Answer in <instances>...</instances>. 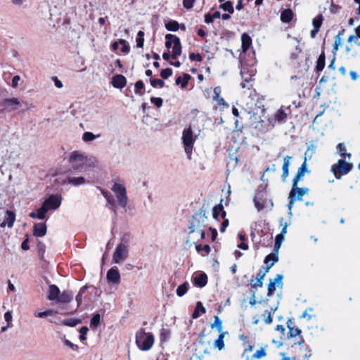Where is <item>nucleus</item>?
<instances>
[{
  "label": "nucleus",
  "mask_w": 360,
  "mask_h": 360,
  "mask_svg": "<svg viewBox=\"0 0 360 360\" xmlns=\"http://www.w3.org/2000/svg\"><path fill=\"white\" fill-rule=\"evenodd\" d=\"M69 162L72 169L79 171L98 166V161L95 157L86 156L79 151H73L70 154Z\"/></svg>",
  "instance_id": "1"
},
{
  "label": "nucleus",
  "mask_w": 360,
  "mask_h": 360,
  "mask_svg": "<svg viewBox=\"0 0 360 360\" xmlns=\"http://www.w3.org/2000/svg\"><path fill=\"white\" fill-rule=\"evenodd\" d=\"M325 60H326V57H325V53L323 52H322L318 60H317V62H316V69L317 71H322L325 67Z\"/></svg>",
  "instance_id": "36"
},
{
  "label": "nucleus",
  "mask_w": 360,
  "mask_h": 360,
  "mask_svg": "<svg viewBox=\"0 0 360 360\" xmlns=\"http://www.w3.org/2000/svg\"><path fill=\"white\" fill-rule=\"evenodd\" d=\"M129 236L124 235L121 242L117 245L112 256V261L115 264H120L124 261L129 255Z\"/></svg>",
  "instance_id": "4"
},
{
  "label": "nucleus",
  "mask_w": 360,
  "mask_h": 360,
  "mask_svg": "<svg viewBox=\"0 0 360 360\" xmlns=\"http://www.w3.org/2000/svg\"><path fill=\"white\" fill-rule=\"evenodd\" d=\"M101 321V316L99 314H96L94 315L91 320V326L94 328H96L99 326Z\"/></svg>",
  "instance_id": "49"
},
{
  "label": "nucleus",
  "mask_w": 360,
  "mask_h": 360,
  "mask_svg": "<svg viewBox=\"0 0 360 360\" xmlns=\"http://www.w3.org/2000/svg\"><path fill=\"white\" fill-rule=\"evenodd\" d=\"M20 104V100L16 98L5 99L2 103L4 108L8 111L14 110L15 109V106L19 105Z\"/></svg>",
  "instance_id": "16"
},
{
  "label": "nucleus",
  "mask_w": 360,
  "mask_h": 360,
  "mask_svg": "<svg viewBox=\"0 0 360 360\" xmlns=\"http://www.w3.org/2000/svg\"><path fill=\"white\" fill-rule=\"evenodd\" d=\"M314 28L319 30L322 23V16L319 15L318 18H315L312 21Z\"/></svg>",
  "instance_id": "57"
},
{
  "label": "nucleus",
  "mask_w": 360,
  "mask_h": 360,
  "mask_svg": "<svg viewBox=\"0 0 360 360\" xmlns=\"http://www.w3.org/2000/svg\"><path fill=\"white\" fill-rule=\"evenodd\" d=\"M165 27L169 31H177L179 29V24L175 20L165 22Z\"/></svg>",
  "instance_id": "37"
},
{
  "label": "nucleus",
  "mask_w": 360,
  "mask_h": 360,
  "mask_svg": "<svg viewBox=\"0 0 360 360\" xmlns=\"http://www.w3.org/2000/svg\"><path fill=\"white\" fill-rule=\"evenodd\" d=\"M119 43L122 44V51L123 53H128L129 51V46L127 44V42L124 39H120Z\"/></svg>",
  "instance_id": "62"
},
{
  "label": "nucleus",
  "mask_w": 360,
  "mask_h": 360,
  "mask_svg": "<svg viewBox=\"0 0 360 360\" xmlns=\"http://www.w3.org/2000/svg\"><path fill=\"white\" fill-rule=\"evenodd\" d=\"M15 219V215L14 212L10 210H7L6 212L5 218L4 221L1 224V226H5L7 225L8 227H12L13 226L14 221Z\"/></svg>",
  "instance_id": "17"
},
{
  "label": "nucleus",
  "mask_w": 360,
  "mask_h": 360,
  "mask_svg": "<svg viewBox=\"0 0 360 360\" xmlns=\"http://www.w3.org/2000/svg\"><path fill=\"white\" fill-rule=\"evenodd\" d=\"M100 134L94 135L93 133L86 131L82 135V140L85 142H89L94 140L96 138L100 137Z\"/></svg>",
  "instance_id": "40"
},
{
  "label": "nucleus",
  "mask_w": 360,
  "mask_h": 360,
  "mask_svg": "<svg viewBox=\"0 0 360 360\" xmlns=\"http://www.w3.org/2000/svg\"><path fill=\"white\" fill-rule=\"evenodd\" d=\"M64 344L69 347L70 348H71L72 350L74 351H77L78 349V346L77 345H75L73 344L72 342H71L70 340H64Z\"/></svg>",
  "instance_id": "64"
},
{
  "label": "nucleus",
  "mask_w": 360,
  "mask_h": 360,
  "mask_svg": "<svg viewBox=\"0 0 360 360\" xmlns=\"http://www.w3.org/2000/svg\"><path fill=\"white\" fill-rule=\"evenodd\" d=\"M290 113L289 108H285L281 106L274 114V118H269V122L271 125L272 127L275 126V124L278 122V124L285 123L287 120V117L288 114Z\"/></svg>",
  "instance_id": "9"
},
{
  "label": "nucleus",
  "mask_w": 360,
  "mask_h": 360,
  "mask_svg": "<svg viewBox=\"0 0 360 360\" xmlns=\"http://www.w3.org/2000/svg\"><path fill=\"white\" fill-rule=\"evenodd\" d=\"M266 191H261L258 192L254 198L255 206L258 212L262 210L265 207Z\"/></svg>",
  "instance_id": "12"
},
{
  "label": "nucleus",
  "mask_w": 360,
  "mask_h": 360,
  "mask_svg": "<svg viewBox=\"0 0 360 360\" xmlns=\"http://www.w3.org/2000/svg\"><path fill=\"white\" fill-rule=\"evenodd\" d=\"M195 0H183V6L186 9H191L193 6Z\"/></svg>",
  "instance_id": "60"
},
{
  "label": "nucleus",
  "mask_w": 360,
  "mask_h": 360,
  "mask_svg": "<svg viewBox=\"0 0 360 360\" xmlns=\"http://www.w3.org/2000/svg\"><path fill=\"white\" fill-rule=\"evenodd\" d=\"M264 317V321L266 324H270L272 323V318L271 315V312L269 310H266L264 313L262 314Z\"/></svg>",
  "instance_id": "54"
},
{
  "label": "nucleus",
  "mask_w": 360,
  "mask_h": 360,
  "mask_svg": "<svg viewBox=\"0 0 360 360\" xmlns=\"http://www.w3.org/2000/svg\"><path fill=\"white\" fill-rule=\"evenodd\" d=\"M150 82L153 87L162 88L165 85L164 81L160 79H150Z\"/></svg>",
  "instance_id": "50"
},
{
  "label": "nucleus",
  "mask_w": 360,
  "mask_h": 360,
  "mask_svg": "<svg viewBox=\"0 0 360 360\" xmlns=\"http://www.w3.org/2000/svg\"><path fill=\"white\" fill-rule=\"evenodd\" d=\"M191 78V77L188 74H184V78L181 77H178L176 79V84L177 85L181 84V88L184 89L187 86L188 82Z\"/></svg>",
  "instance_id": "32"
},
{
  "label": "nucleus",
  "mask_w": 360,
  "mask_h": 360,
  "mask_svg": "<svg viewBox=\"0 0 360 360\" xmlns=\"http://www.w3.org/2000/svg\"><path fill=\"white\" fill-rule=\"evenodd\" d=\"M81 323V321L79 320L75 319H66V320L63 321L64 325L68 326H72V327L75 326L78 323Z\"/></svg>",
  "instance_id": "52"
},
{
  "label": "nucleus",
  "mask_w": 360,
  "mask_h": 360,
  "mask_svg": "<svg viewBox=\"0 0 360 360\" xmlns=\"http://www.w3.org/2000/svg\"><path fill=\"white\" fill-rule=\"evenodd\" d=\"M46 201L49 209L53 210L58 209L61 203V200L59 197L55 195L49 196Z\"/></svg>",
  "instance_id": "15"
},
{
  "label": "nucleus",
  "mask_w": 360,
  "mask_h": 360,
  "mask_svg": "<svg viewBox=\"0 0 360 360\" xmlns=\"http://www.w3.org/2000/svg\"><path fill=\"white\" fill-rule=\"evenodd\" d=\"M352 167V164L344 160H339L336 164L331 167V172L337 179H340L342 175L349 173Z\"/></svg>",
  "instance_id": "8"
},
{
  "label": "nucleus",
  "mask_w": 360,
  "mask_h": 360,
  "mask_svg": "<svg viewBox=\"0 0 360 360\" xmlns=\"http://www.w3.org/2000/svg\"><path fill=\"white\" fill-rule=\"evenodd\" d=\"M307 158H304L303 163L298 168L297 174H296L295 176L292 179V181L294 182V184H297L298 181L302 180V179L304 176L305 173H309V172L308 171L307 168Z\"/></svg>",
  "instance_id": "14"
},
{
  "label": "nucleus",
  "mask_w": 360,
  "mask_h": 360,
  "mask_svg": "<svg viewBox=\"0 0 360 360\" xmlns=\"http://www.w3.org/2000/svg\"><path fill=\"white\" fill-rule=\"evenodd\" d=\"M265 277V272H263L262 269H260L256 277V282L252 285L253 288L259 287L262 288L263 285V279Z\"/></svg>",
  "instance_id": "34"
},
{
  "label": "nucleus",
  "mask_w": 360,
  "mask_h": 360,
  "mask_svg": "<svg viewBox=\"0 0 360 360\" xmlns=\"http://www.w3.org/2000/svg\"><path fill=\"white\" fill-rule=\"evenodd\" d=\"M143 88H144L143 82L141 80L137 81L135 84V89H134L135 94H139V95H143V92L142 91V90L143 89Z\"/></svg>",
  "instance_id": "45"
},
{
  "label": "nucleus",
  "mask_w": 360,
  "mask_h": 360,
  "mask_svg": "<svg viewBox=\"0 0 360 360\" xmlns=\"http://www.w3.org/2000/svg\"><path fill=\"white\" fill-rule=\"evenodd\" d=\"M293 17V13L290 9H285L281 14V20L283 22H289Z\"/></svg>",
  "instance_id": "30"
},
{
  "label": "nucleus",
  "mask_w": 360,
  "mask_h": 360,
  "mask_svg": "<svg viewBox=\"0 0 360 360\" xmlns=\"http://www.w3.org/2000/svg\"><path fill=\"white\" fill-rule=\"evenodd\" d=\"M60 295V290L56 285H51L49 286V294L47 298L49 300H58Z\"/></svg>",
  "instance_id": "23"
},
{
  "label": "nucleus",
  "mask_w": 360,
  "mask_h": 360,
  "mask_svg": "<svg viewBox=\"0 0 360 360\" xmlns=\"http://www.w3.org/2000/svg\"><path fill=\"white\" fill-rule=\"evenodd\" d=\"M175 37H177L175 35H173L172 34H167L165 35V39H166L165 46L167 49H169L172 46V45L174 43Z\"/></svg>",
  "instance_id": "47"
},
{
  "label": "nucleus",
  "mask_w": 360,
  "mask_h": 360,
  "mask_svg": "<svg viewBox=\"0 0 360 360\" xmlns=\"http://www.w3.org/2000/svg\"><path fill=\"white\" fill-rule=\"evenodd\" d=\"M196 250L198 252H200L201 251L205 252V255H208L210 252V247L208 245H205L203 247L201 245H197L195 246Z\"/></svg>",
  "instance_id": "53"
},
{
  "label": "nucleus",
  "mask_w": 360,
  "mask_h": 360,
  "mask_svg": "<svg viewBox=\"0 0 360 360\" xmlns=\"http://www.w3.org/2000/svg\"><path fill=\"white\" fill-rule=\"evenodd\" d=\"M136 343L141 350L148 351L154 344V336L151 333H146L143 329H140L136 334Z\"/></svg>",
  "instance_id": "5"
},
{
  "label": "nucleus",
  "mask_w": 360,
  "mask_h": 360,
  "mask_svg": "<svg viewBox=\"0 0 360 360\" xmlns=\"http://www.w3.org/2000/svg\"><path fill=\"white\" fill-rule=\"evenodd\" d=\"M196 136L193 135V130L191 127L185 129L182 133V141L184 146L185 153L188 155V158L191 159L193 144L195 141Z\"/></svg>",
  "instance_id": "6"
},
{
  "label": "nucleus",
  "mask_w": 360,
  "mask_h": 360,
  "mask_svg": "<svg viewBox=\"0 0 360 360\" xmlns=\"http://www.w3.org/2000/svg\"><path fill=\"white\" fill-rule=\"evenodd\" d=\"M106 277L109 283L119 284L120 282V274L116 266L112 267L108 271Z\"/></svg>",
  "instance_id": "13"
},
{
  "label": "nucleus",
  "mask_w": 360,
  "mask_h": 360,
  "mask_svg": "<svg viewBox=\"0 0 360 360\" xmlns=\"http://www.w3.org/2000/svg\"><path fill=\"white\" fill-rule=\"evenodd\" d=\"M241 41L242 49L243 52H246L252 44V39L248 34L243 33L241 36Z\"/></svg>",
  "instance_id": "25"
},
{
  "label": "nucleus",
  "mask_w": 360,
  "mask_h": 360,
  "mask_svg": "<svg viewBox=\"0 0 360 360\" xmlns=\"http://www.w3.org/2000/svg\"><path fill=\"white\" fill-rule=\"evenodd\" d=\"M87 287L86 286H83L79 293L77 294V295L76 296V300L77 302V304L79 305L82 302V294L85 292V290H86Z\"/></svg>",
  "instance_id": "56"
},
{
  "label": "nucleus",
  "mask_w": 360,
  "mask_h": 360,
  "mask_svg": "<svg viewBox=\"0 0 360 360\" xmlns=\"http://www.w3.org/2000/svg\"><path fill=\"white\" fill-rule=\"evenodd\" d=\"M112 191L116 195L117 202L109 192L102 190V194L105 198L109 207L113 212H115L117 205L125 208L127 205V196L125 187L120 184L115 183L112 188Z\"/></svg>",
  "instance_id": "2"
},
{
  "label": "nucleus",
  "mask_w": 360,
  "mask_h": 360,
  "mask_svg": "<svg viewBox=\"0 0 360 360\" xmlns=\"http://www.w3.org/2000/svg\"><path fill=\"white\" fill-rule=\"evenodd\" d=\"M202 239H200V236L198 233H195L192 236L191 238H189V236L188 237L186 240V243H195V242H199L200 240H202Z\"/></svg>",
  "instance_id": "59"
},
{
  "label": "nucleus",
  "mask_w": 360,
  "mask_h": 360,
  "mask_svg": "<svg viewBox=\"0 0 360 360\" xmlns=\"http://www.w3.org/2000/svg\"><path fill=\"white\" fill-rule=\"evenodd\" d=\"M193 281L195 285L204 287L207 282V277L205 274H198L193 277Z\"/></svg>",
  "instance_id": "21"
},
{
  "label": "nucleus",
  "mask_w": 360,
  "mask_h": 360,
  "mask_svg": "<svg viewBox=\"0 0 360 360\" xmlns=\"http://www.w3.org/2000/svg\"><path fill=\"white\" fill-rule=\"evenodd\" d=\"M143 36H144V32L141 30L139 31V32L137 34V38H136V46L139 48H142L143 46V42H144Z\"/></svg>",
  "instance_id": "48"
},
{
  "label": "nucleus",
  "mask_w": 360,
  "mask_h": 360,
  "mask_svg": "<svg viewBox=\"0 0 360 360\" xmlns=\"http://www.w3.org/2000/svg\"><path fill=\"white\" fill-rule=\"evenodd\" d=\"M224 333H221L214 342V347L218 348L219 350H221L224 347Z\"/></svg>",
  "instance_id": "41"
},
{
  "label": "nucleus",
  "mask_w": 360,
  "mask_h": 360,
  "mask_svg": "<svg viewBox=\"0 0 360 360\" xmlns=\"http://www.w3.org/2000/svg\"><path fill=\"white\" fill-rule=\"evenodd\" d=\"M211 327L216 328L220 333L222 331V321L217 316H214V321L212 323Z\"/></svg>",
  "instance_id": "44"
},
{
  "label": "nucleus",
  "mask_w": 360,
  "mask_h": 360,
  "mask_svg": "<svg viewBox=\"0 0 360 360\" xmlns=\"http://www.w3.org/2000/svg\"><path fill=\"white\" fill-rule=\"evenodd\" d=\"M150 101L152 103L155 105L158 108H160L162 105V99L161 98H155V97H151Z\"/></svg>",
  "instance_id": "58"
},
{
  "label": "nucleus",
  "mask_w": 360,
  "mask_h": 360,
  "mask_svg": "<svg viewBox=\"0 0 360 360\" xmlns=\"http://www.w3.org/2000/svg\"><path fill=\"white\" fill-rule=\"evenodd\" d=\"M283 276L277 274L274 279L269 280L268 285L267 296L270 297L273 295L277 287H282L283 285Z\"/></svg>",
  "instance_id": "11"
},
{
  "label": "nucleus",
  "mask_w": 360,
  "mask_h": 360,
  "mask_svg": "<svg viewBox=\"0 0 360 360\" xmlns=\"http://www.w3.org/2000/svg\"><path fill=\"white\" fill-rule=\"evenodd\" d=\"M211 349V340L207 339L204 331H201L197 340L195 351L202 356L209 354Z\"/></svg>",
  "instance_id": "7"
},
{
  "label": "nucleus",
  "mask_w": 360,
  "mask_h": 360,
  "mask_svg": "<svg viewBox=\"0 0 360 360\" xmlns=\"http://www.w3.org/2000/svg\"><path fill=\"white\" fill-rule=\"evenodd\" d=\"M225 216L226 212L223 210V206L221 205H219L213 207V217L214 219L218 220L219 217L224 219Z\"/></svg>",
  "instance_id": "28"
},
{
  "label": "nucleus",
  "mask_w": 360,
  "mask_h": 360,
  "mask_svg": "<svg viewBox=\"0 0 360 360\" xmlns=\"http://www.w3.org/2000/svg\"><path fill=\"white\" fill-rule=\"evenodd\" d=\"M53 314H55V311L53 309H48L43 312H35L34 316L38 318H45L49 316H52Z\"/></svg>",
  "instance_id": "46"
},
{
  "label": "nucleus",
  "mask_w": 360,
  "mask_h": 360,
  "mask_svg": "<svg viewBox=\"0 0 360 360\" xmlns=\"http://www.w3.org/2000/svg\"><path fill=\"white\" fill-rule=\"evenodd\" d=\"M112 83L114 87L122 89L127 84V79L123 75H117L113 77Z\"/></svg>",
  "instance_id": "18"
},
{
  "label": "nucleus",
  "mask_w": 360,
  "mask_h": 360,
  "mask_svg": "<svg viewBox=\"0 0 360 360\" xmlns=\"http://www.w3.org/2000/svg\"><path fill=\"white\" fill-rule=\"evenodd\" d=\"M172 75V70L171 68L163 69V70H162V71L160 72V76L163 79H167Z\"/></svg>",
  "instance_id": "55"
},
{
  "label": "nucleus",
  "mask_w": 360,
  "mask_h": 360,
  "mask_svg": "<svg viewBox=\"0 0 360 360\" xmlns=\"http://www.w3.org/2000/svg\"><path fill=\"white\" fill-rule=\"evenodd\" d=\"M206 312L205 308L203 307L200 302H198L194 312L193 313V319H197L200 316V313L205 314Z\"/></svg>",
  "instance_id": "33"
},
{
  "label": "nucleus",
  "mask_w": 360,
  "mask_h": 360,
  "mask_svg": "<svg viewBox=\"0 0 360 360\" xmlns=\"http://www.w3.org/2000/svg\"><path fill=\"white\" fill-rule=\"evenodd\" d=\"M309 192V188L303 187L299 188L297 184L292 181V187L290 192V197L295 198V200H302V196Z\"/></svg>",
  "instance_id": "10"
},
{
  "label": "nucleus",
  "mask_w": 360,
  "mask_h": 360,
  "mask_svg": "<svg viewBox=\"0 0 360 360\" xmlns=\"http://www.w3.org/2000/svg\"><path fill=\"white\" fill-rule=\"evenodd\" d=\"M73 295L69 291H63V293L59 295L57 301L60 303H68L72 299Z\"/></svg>",
  "instance_id": "29"
},
{
  "label": "nucleus",
  "mask_w": 360,
  "mask_h": 360,
  "mask_svg": "<svg viewBox=\"0 0 360 360\" xmlns=\"http://www.w3.org/2000/svg\"><path fill=\"white\" fill-rule=\"evenodd\" d=\"M207 225V217L205 212H200L193 215L189 226V238L195 233H198L200 239H204L205 233V229Z\"/></svg>",
  "instance_id": "3"
},
{
  "label": "nucleus",
  "mask_w": 360,
  "mask_h": 360,
  "mask_svg": "<svg viewBox=\"0 0 360 360\" xmlns=\"http://www.w3.org/2000/svg\"><path fill=\"white\" fill-rule=\"evenodd\" d=\"M221 92V87L220 86H216L214 89V96L213 97V99L214 101H217L219 105H226V103L224 99L223 98H221L220 96H219Z\"/></svg>",
  "instance_id": "31"
},
{
  "label": "nucleus",
  "mask_w": 360,
  "mask_h": 360,
  "mask_svg": "<svg viewBox=\"0 0 360 360\" xmlns=\"http://www.w3.org/2000/svg\"><path fill=\"white\" fill-rule=\"evenodd\" d=\"M188 283H184L180 285L176 289V294L178 296L181 297L186 294L188 290Z\"/></svg>",
  "instance_id": "43"
},
{
  "label": "nucleus",
  "mask_w": 360,
  "mask_h": 360,
  "mask_svg": "<svg viewBox=\"0 0 360 360\" xmlns=\"http://www.w3.org/2000/svg\"><path fill=\"white\" fill-rule=\"evenodd\" d=\"M46 233V225L44 223L34 224L33 234L37 237H42Z\"/></svg>",
  "instance_id": "19"
},
{
  "label": "nucleus",
  "mask_w": 360,
  "mask_h": 360,
  "mask_svg": "<svg viewBox=\"0 0 360 360\" xmlns=\"http://www.w3.org/2000/svg\"><path fill=\"white\" fill-rule=\"evenodd\" d=\"M271 261L272 262H274V264L278 261V252H275L274 253H271L269 255H268L265 259H264V262L266 264H269V262Z\"/></svg>",
  "instance_id": "39"
},
{
  "label": "nucleus",
  "mask_w": 360,
  "mask_h": 360,
  "mask_svg": "<svg viewBox=\"0 0 360 360\" xmlns=\"http://www.w3.org/2000/svg\"><path fill=\"white\" fill-rule=\"evenodd\" d=\"M88 330H89V329L86 326H84V327L81 328V329H80V336H79L80 340H85L86 339V335Z\"/></svg>",
  "instance_id": "61"
},
{
  "label": "nucleus",
  "mask_w": 360,
  "mask_h": 360,
  "mask_svg": "<svg viewBox=\"0 0 360 360\" xmlns=\"http://www.w3.org/2000/svg\"><path fill=\"white\" fill-rule=\"evenodd\" d=\"M291 158H292L288 155H287L284 158L283 164V167H282V170H283L282 180H283V181H285L286 178L288 176V174H289L288 168H289V166L290 164Z\"/></svg>",
  "instance_id": "22"
},
{
  "label": "nucleus",
  "mask_w": 360,
  "mask_h": 360,
  "mask_svg": "<svg viewBox=\"0 0 360 360\" xmlns=\"http://www.w3.org/2000/svg\"><path fill=\"white\" fill-rule=\"evenodd\" d=\"M240 75H241V77L243 79V82L240 84L242 88L248 87L249 89L250 86H251V84H250L249 83L251 79L252 75H248L246 74L245 68H243L241 69Z\"/></svg>",
  "instance_id": "24"
},
{
  "label": "nucleus",
  "mask_w": 360,
  "mask_h": 360,
  "mask_svg": "<svg viewBox=\"0 0 360 360\" xmlns=\"http://www.w3.org/2000/svg\"><path fill=\"white\" fill-rule=\"evenodd\" d=\"M189 58L191 60L201 61L202 60V56L198 53H191L189 54Z\"/></svg>",
  "instance_id": "63"
},
{
  "label": "nucleus",
  "mask_w": 360,
  "mask_h": 360,
  "mask_svg": "<svg viewBox=\"0 0 360 360\" xmlns=\"http://www.w3.org/2000/svg\"><path fill=\"white\" fill-rule=\"evenodd\" d=\"M67 181L68 184H70L73 186H79V185L84 184L86 182V180L82 176L75 177V176H68L67 177Z\"/></svg>",
  "instance_id": "26"
},
{
  "label": "nucleus",
  "mask_w": 360,
  "mask_h": 360,
  "mask_svg": "<svg viewBox=\"0 0 360 360\" xmlns=\"http://www.w3.org/2000/svg\"><path fill=\"white\" fill-rule=\"evenodd\" d=\"M219 8H221L222 10H224V11H227L229 12V13H233L234 12V8H233V4L231 1H226L223 4H221L220 6H219Z\"/></svg>",
  "instance_id": "38"
},
{
  "label": "nucleus",
  "mask_w": 360,
  "mask_h": 360,
  "mask_svg": "<svg viewBox=\"0 0 360 360\" xmlns=\"http://www.w3.org/2000/svg\"><path fill=\"white\" fill-rule=\"evenodd\" d=\"M292 321L290 320H289L287 323L288 324V327L289 328V332H288V338H293V337H296L297 335H300V333H301V330L297 328H293L291 326V324H292Z\"/></svg>",
  "instance_id": "35"
},
{
  "label": "nucleus",
  "mask_w": 360,
  "mask_h": 360,
  "mask_svg": "<svg viewBox=\"0 0 360 360\" xmlns=\"http://www.w3.org/2000/svg\"><path fill=\"white\" fill-rule=\"evenodd\" d=\"M267 346L266 345L264 347H261L259 349L257 350L255 354L252 355V359H259L263 358L266 356V348Z\"/></svg>",
  "instance_id": "42"
},
{
  "label": "nucleus",
  "mask_w": 360,
  "mask_h": 360,
  "mask_svg": "<svg viewBox=\"0 0 360 360\" xmlns=\"http://www.w3.org/2000/svg\"><path fill=\"white\" fill-rule=\"evenodd\" d=\"M283 240H284V236H281L279 235H277L276 236L275 244H274L275 252H278V250L281 248V243L283 241Z\"/></svg>",
  "instance_id": "51"
},
{
  "label": "nucleus",
  "mask_w": 360,
  "mask_h": 360,
  "mask_svg": "<svg viewBox=\"0 0 360 360\" xmlns=\"http://www.w3.org/2000/svg\"><path fill=\"white\" fill-rule=\"evenodd\" d=\"M307 148L304 153V158H307V160H310L316 151V146L314 141H311L307 143Z\"/></svg>",
  "instance_id": "27"
},
{
  "label": "nucleus",
  "mask_w": 360,
  "mask_h": 360,
  "mask_svg": "<svg viewBox=\"0 0 360 360\" xmlns=\"http://www.w3.org/2000/svg\"><path fill=\"white\" fill-rule=\"evenodd\" d=\"M181 53V45L180 42L179 38L175 37L174 38V43L173 44L172 46V57L174 59H176L178 56H179Z\"/></svg>",
  "instance_id": "20"
}]
</instances>
